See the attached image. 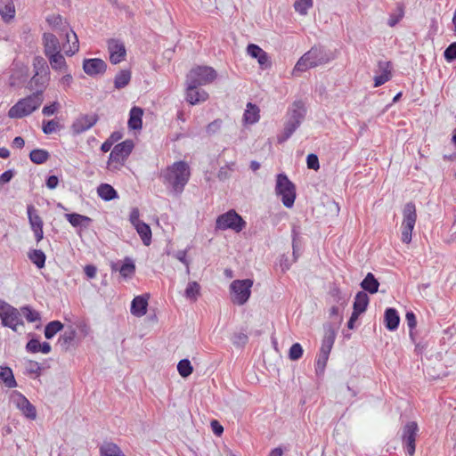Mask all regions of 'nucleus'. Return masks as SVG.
Masks as SVG:
<instances>
[{"instance_id":"c756f323","label":"nucleus","mask_w":456,"mask_h":456,"mask_svg":"<svg viewBox=\"0 0 456 456\" xmlns=\"http://www.w3.org/2000/svg\"><path fill=\"white\" fill-rule=\"evenodd\" d=\"M305 115L304 103L300 101L295 102L289 111V118L298 121L301 124Z\"/></svg>"},{"instance_id":"9d476101","label":"nucleus","mask_w":456,"mask_h":456,"mask_svg":"<svg viewBox=\"0 0 456 456\" xmlns=\"http://www.w3.org/2000/svg\"><path fill=\"white\" fill-rule=\"evenodd\" d=\"M133 148L134 142L131 140H126L115 145L109 157V166L111 167L116 164L113 167L117 168L118 166L123 165L132 152Z\"/></svg>"},{"instance_id":"423d86ee","label":"nucleus","mask_w":456,"mask_h":456,"mask_svg":"<svg viewBox=\"0 0 456 456\" xmlns=\"http://www.w3.org/2000/svg\"><path fill=\"white\" fill-rule=\"evenodd\" d=\"M403 216L401 240L403 243L408 244L411 241L412 231L417 220L416 207L413 202H408L404 205Z\"/></svg>"},{"instance_id":"7ed1b4c3","label":"nucleus","mask_w":456,"mask_h":456,"mask_svg":"<svg viewBox=\"0 0 456 456\" xmlns=\"http://www.w3.org/2000/svg\"><path fill=\"white\" fill-rule=\"evenodd\" d=\"M332 60V54L322 46H314L296 63L293 75L325 64Z\"/></svg>"},{"instance_id":"603ef678","label":"nucleus","mask_w":456,"mask_h":456,"mask_svg":"<svg viewBox=\"0 0 456 456\" xmlns=\"http://www.w3.org/2000/svg\"><path fill=\"white\" fill-rule=\"evenodd\" d=\"M59 128V122L55 119L44 120L42 130L45 134H51Z\"/></svg>"},{"instance_id":"5fc2aeb1","label":"nucleus","mask_w":456,"mask_h":456,"mask_svg":"<svg viewBox=\"0 0 456 456\" xmlns=\"http://www.w3.org/2000/svg\"><path fill=\"white\" fill-rule=\"evenodd\" d=\"M444 59L451 62L456 60V42L452 43L444 53Z\"/></svg>"},{"instance_id":"49530a36","label":"nucleus","mask_w":456,"mask_h":456,"mask_svg":"<svg viewBox=\"0 0 456 456\" xmlns=\"http://www.w3.org/2000/svg\"><path fill=\"white\" fill-rule=\"evenodd\" d=\"M177 370L181 377L187 378L192 373L193 367L188 359H182L177 364Z\"/></svg>"},{"instance_id":"1a4fd4ad","label":"nucleus","mask_w":456,"mask_h":456,"mask_svg":"<svg viewBox=\"0 0 456 456\" xmlns=\"http://www.w3.org/2000/svg\"><path fill=\"white\" fill-rule=\"evenodd\" d=\"M253 281L250 279L235 280L230 285L231 297L233 303L243 305L251 294Z\"/></svg>"},{"instance_id":"de8ad7c7","label":"nucleus","mask_w":456,"mask_h":456,"mask_svg":"<svg viewBox=\"0 0 456 456\" xmlns=\"http://www.w3.org/2000/svg\"><path fill=\"white\" fill-rule=\"evenodd\" d=\"M248 341V337L245 331L234 332L232 337V342L236 347H244Z\"/></svg>"},{"instance_id":"b1692460","label":"nucleus","mask_w":456,"mask_h":456,"mask_svg":"<svg viewBox=\"0 0 456 456\" xmlns=\"http://www.w3.org/2000/svg\"><path fill=\"white\" fill-rule=\"evenodd\" d=\"M64 216L73 227L87 228L92 222L90 217L77 213L65 214Z\"/></svg>"},{"instance_id":"e2e57ef3","label":"nucleus","mask_w":456,"mask_h":456,"mask_svg":"<svg viewBox=\"0 0 456 456\" xmlns=\"http://www.w3.org/2000/svg\"><path fill=\"white\" fill-rule=\"evenodd\" d=\"M46 20L53 28L62 24V18L60 15L48 16Z\"/></svg>"},{"instance_id":"864d4df0","label":"nucleus","mask_w":456,"mask_h":456,"mask_svg":"<svg viewBox=\"0 0 456 456\" xmlns=\"http://www.w3.org/2000/svg\"><path fill=\"white\" fill-rule=\"evenodd\" d=\"M409 335L412 343H415V329L417 326L416 315H406Z\"/></svg>"},{"instance_id":"4d7b16f0","label":"nucleus","mask_w":456,"mask_h":456,"mask_svg":"<svg viewBox=\"0 0 456 456\" xmlns=\"http://www.w3.org/2000/svg\"><path fill=\"white\" fill-rule=\"evenodd\" d=\"M26 370L28 373L39 376L41 374L42 367L37 362L28 361L26 366Z\"/></svg>"},{"instance_id":"393cba45","label":"nucleus","mask_w":456,"mask_h":456,"mask_svg":"<svg viewBox=\"0 0 456 456\" xmlns=\"http://www.w3.org/2000/svg\"><path fill=\"white\" fill-rule=\"evenodd\" d=\"M51 345L48 342H43L41 343L37 338H31L26 345V350L29 353H43V354H48L51 352Z\"/></svg>"},{"instance_id":"6e6d98bb","label":"nucleus","mask_w":456,"mask_h":456,"mask_svg":"<svg viewBox=\"0 0 456 456\" xmlns=\"http://www.w3.org/2000/svg\"><path fill=\"white\" fill-rule=\"evenodd\" d=\"M306 165L309 169L318 170L320 168L319 159L317 155L311 153L307 155Z\"/></svg>"},{"instance_id":"f3484780","label":"nucleus","mask_w":456,"mask_h":456,"mask_svg":"<svg viewBox=\"0 0 456 456\" xmlns=\"http://www.w3.org/2000/svg\"><path fill=\"white\" fill-rule=\"evenodd\" d=\"M374 76V87H379L392 78V63L388 61H379Z\"/></svg>"},{"instance_id":"052dcab7","label":"nucleus","mask_w":456,"mask_h":456,"mask_svg":"<svg viewBox=\"0 0 456 456\" xmlns=\"http://www.w3.org/2000/svg\"><path fill=\"white\" fill-rule=\"evenodd\" d=\"M0 314H19L18 310L0 299Z\"/></svg>"},{"instance_id":"72a5a7b5","label":"nucleus","mask_w":456,"mask_h":456,"mask_svg":"<svg viewBox=\"0 0 456 456\" xmlns=\"http://www.w3.org/2000/svg\"><path fill=\"white\" fill-rule=\"evenodd\" d=\"M259 108L256 105L248 102L243 115L244 121L247 124H255L259 120Z\"/></svg>"},{"instance_id":"f03ea898","label":"nucleus","mask_w":456,"mask_h":456,"mask_svg":"<svg viewBox=\"0 0 456 456\" xmlns=\"http://www.w3.org/2000/svg\"><path fill=\"white\" fill-rule=\"evenodd\" d=\"M341 322L342 318L338 322H327L323 325V337L314 364L317 376H322L324 373Z\"/></svg>"},{"instance_id":"39448f33","label":"nucleus","mask_w":456,"mask_h":456,"mask_svg":"<svg viewBox=\"0 0 456 456\" xmlns=\"http://www.w3.org/2000/svg\"><path fill=\"white\" fill-rule=\"evenodd\" d=\"M275 191L281 197L286 208H292L296 199V188L292 182L284 174H279L276 179Z\"/></svg>"},{"instance_id":"4be33fe9","label":"nucleus","mask_w":456,"mask_h":456,"mask_svg":"<svg viewBox=\"0 0 456 456\" xmlns=\"http://www.w3.org/2000/svg\"><path fill=\"white\" fill-rule=\"evenodd\" d=\"M100 456H126L122 449L115 443L104 442L99 447Z\"/></svg>"},{"instance_id":"13d9d810","label":"nucleus","mask_w":456,"mask_h":456,"mask_svg":"<svg viewBox=\"0 0 456 456\" xmlns=\"http://www.w3.org/2000/svg\"><path fill=\"white\" fill-rule=\"evenodd\" d=\"M234 166V163H231L230 165H227L225 167H222L218 173L217 177L220 181H224L230 177V170H232V167Z\"/></svg>"},{"instance_id":"f257e3e1","label":"nucleus","mask_w":456,"mask_h":456,"mask_svg":"<svg viewBox=\"0 0 456 456\" xmlns=\"http://www.w3.org/2000/svg\"><path fill=\"white\" fill-rule=\"evenodd\" d=\"M190 177V167L183 160L173 163L160 173L164 185L175 196H180L183 193Z\"/></svg>"},{"instance_id":"473e14b6","label":"nucleus","mask_w":456,"mask_h":456,"mask_svg":"<svg viewBox=\"0 0 456 456\" xmlns=\"http://www.w3.org/2000/svg\"><path fill=\"white\" fill-rule=\"evenodd\" d=\"M97 193L101 199L106 201H110L118 198L117 191L108 183L100 184L97 188Z\"/></svg>"},{"instance_id":"bb28decb","label":"nucleus","mask_w":456,"mask_h":456,"mask_svg":"<svg viewBox=\"0 0 456 456\" xmlns=\"http://www.w3.org/2000/svg\"><path fill=\"white\" fill-rule=\"evenodd\" d=\"M0 381L8 388L17 387L12 370L8 366H0Z\"/></svg>"},{"instance_id":"3c124183","label":"nucleus","mask_w":456,"mask_h":456,"mask_svg":"<svg viewBox=\"0 0 456 456\" xmlns=\"http://www.w3.org/2000/svg\"><path fill=\"white\" fill-rule=\"evenodd\" d=\"M304 350L299 343H294L289 351V358L292 361L300 359L303 355Z\"/></svg>"},{"instance_id":"37998d69","label":"nucleus","mask_w":456,"mask_h":456,"mask_svg":"<svg viewBox=\"0 0 456 456\" xmlns=\"http://www.w3.org/2000/svg\"><path fill=\"white\" fill-rule=\"evenodd\" d=\"M29 159L35 164H43L49 159V153L45 150L36 149L30 151Z\"/></svg>"},{"instance_id":"0eeeda50","label":"nucleus","mask_w":456,"mask_h":456,"mask_svg":"<svg viewBox=\"0 0 456 456\" xmlns=\"http://www.w3.org/2000/svg\"><path fill=\"white\" fill-rule=\"evenodd\" d=\"M246 226V222L234 210L220 215L216 222V228L218 230L231 229L236 232L242 231Z\"/></svg>"},{"instance_id":"a19ab883","label":"nucleus","mask_w":456,"mask_h":456,"mask_svg":"<svg viewBox=\"0 0 456 456\" xmlns=\"http://www.w3.org/2000/svg\"><path fill=\"white\" fill-rule=\"evenodd\" d=\"M131 80V72L128 69L119 71L114 79V86L117 89L126 87Z\"/></svg>"},{"instance_id":"aec40b11","label":"nucleus","mask_w":456,"mask_h":456,"mask_svg":"<svg viewBox=\"0 0 456 456\" xmlns=\"http://www.w3.org/2000/svg\"><path fill=\"white\" fill-rule=\"evenodd\" d=\"M186 86V100L191 105L205 102L208 98V94L205 90L199 89L200 86H192L187 80Z\"/></svg>"},{"instance_id":"6ab92c4d","label":"nucleus","mask_w":456,"mask_h":456,"mask_svg":"<svg viewBox=\"0 0 456 456\" xmlns=\"http://www.w3.org/2000/svg\"><path fill=\"white\" fill-rule=\"evenodd\" d=\"M247 53L257 60L261 69H265L271 67L270 58L266 52L255 44H249L247 47Z\"/></svg>"},{"instance_id":"774afa93","label":"nucleus","mask_w":456,"mask_h":456,"mask_svg":"<svg viewBox=\"0 0 456 456\" xmlns=\"http://www.w3.org/2000/svg\"><path fill=\"white\" fill-rule=\"evenodd\" d=\"M59 179L56 175H50L46 180V186L53 190L58 186Z\"/></svg>"},{"instance_id":"2eb2a0df","label":"nucleus","mask_w":456,"mask_h":456,"mask_svg":"<svg viewBox=\"0 0 456 456\" xmlns=\"http://www.w3.org/2000/svg\"><path fill=\"white\" fill-rule=\"evenodd\" d=\"M98 121V116L96 114H86L81 115L71 125V132L73 134H80L91 127H93Z\"/></svg>"},{"instance_id":"4468645a","label":"nucleus","mask_w":456,"mask_h":456,"mask_svg":"<svg viewBox=\"0 0 456 456\" xmlns=\"http://www.w3.org/2000/svg\"><path fill=\"white\" fill-rule=\"evenodd\" d=\"M12 400L15 406L22 412L26 418L32 420L37 418L36 407L20 392L14 391L12 395Z\"/></svg>"},{"instance_id":"cd10ccee","label":"nucleus","mask_w":456,"mask_h":456,"mask_svg":"<svg viewBox=\"0 0 456 456\" xmlns=\"http://www.w3.org/2000/svg\"><path fill=\"white\" fill-rule=\"evenodd\" d=\"M46 57L48 58L50 65L53 69L59 70L61 72H67L68 66L64 56L61 53V52L57 53H53Z\"/></svg>"},{"instance_id":"09e8293b","label":"nucleus","mask_w":456,"mask_h":456,"mask_svg":"<svg viewBox=\"0 0 456 456\" xmlns=\"http://www.w3.org/2000/svg\"><path fill=\"white\" fill-rule=\"evenodd\" d=\"M384 323L387 330H395L400 323V315H384Z\"/></svg>"},{"instance_id":"f8f14e48","label":"nucleus","mask_w":456,"mask_h":456,"mask_svg":"<svg viewBox=\"0 0 456 456\" xmlns=\"http://www.w3.org/2000/svg\"><path fill=\"white\" fill-rule=\"evenodd\" d=\"M27 215L30 228L34 233L37 242H39L44 238V222L38 214V210L32 205L27 206Z\"/></svg>"},{"instance_id":"20e7f679","label":"nucleus","mask_w":456,"mask_h":456,"mask_svg":"<svg viewBox=\"0 0 456 456\" xmlns=\"http://www.w3.org/2000/svg\"><path fill=\"white\" fill-rule=\"evenodd\" d=\"M44 101L43 90L38 89L32 94L18 101L8 111L11 118H22L39 108Z\"/></svg>"},{"instance_id":"c9c22d12","label":"nucleus","mask_w":456,"mask_h":456,"mask_svg":"<svg viewBox=\"0 0 456 456\" xmlns=\"http://www.w3.org/2000/svg\"><path fill=\"white\" fill-rule=\"evenodd\" d=\"M379 283L371 273H368L365 278L361 282V287L363 290L371 294L376 293L379 289Z\"/></svg>"},{"instance_id":"412c9836","label":"nucleus","mask_w":456,"mask_h":456,"mask_svg":"<svg viewBox=\"0 0 456 456\" xmlns=\"http://www.w3.org/2000/svg\"><path fill=\"white\" fill-rule=\"evenodd\" d=\"M43 45L45 56L57 53L61 50L57 36L53 33H44Z\"/></svg>"},{"instance_id":"8fccbe9b","label":"nucleus","mask_w":456,"mask_h":456,"mask_svg":"<svg viewBox=\"0 0 456 456\" xmlns=\"http://www.w3.org/2000/svg\"><path fill=\"white\" fill-rule=\"evenodd\" d=\"M313 0H296L294 4L295 10L301 15H305L307 10L312 7Z\"/></svg>"},{"instance_id":"a18cd8bd","label":"nucleus","mask_w":456,"mask_h":456,"mask_svg":"<svg viewBox=\"0 0 456 456\" xmlns=\"http://www.w3.org/2000/svg\"><path fill=\"white\" fill-rule=\"evenodd\" d=\"M118 271L123 277H129L133 275L135 272V265L133 260L129 257H126Z\"/></svg>"},{"instance_id":"69168bd1","label":"nucleus","mask_w":456,"mask_h":456,"mask_svg":"<svg viewBox=\"0 0 456 456\" xmlns=\"http://www.w3.org/2000/svg\"><path fill=\"white\" fill-rule=\"evenodd\" d=\"M187 251L186 250H179L175 253V256L183 265H185L187 271L189 272V262L186 258Z\"/></svg>"},{"instance_id":"2f4dec72","label":"nucleus","mask_w":456,"mask_h":456,"mask_svg":"<svg viewBox=\"0 0 456 456\" xmlns=\"http://www.w3.org/2000/svg\"><path fill=\"white\" fill-rule=\"evenodd\" d=\"M299 126L300 123H298V121L288 118L287 122L285 123L282 134L278 136V142L282 143L287 141Z\"/></svg>"},{"instance_id":"6e6552de","label":"nucleus","mask_w":456,"mask_h":456,"mask_svg":"<svg viewBox=\"0 0 456 456\" xmlns=\"http://www.w3.org/2000/svg\"><path fill=\"white\" fill-rule=\"evenodd\" d=\"M216 78V70L208 66H198L190 70L186 80L190 81L192 86H205L212 83Z\"/></svg>"},{"instance_id":"e433bc0d","label":"nucleus","mask_w":456,"mask_h":456,"mask_svg":"<svg viewBox=\"0 0 456 456\" xmlns=\"http://www.w3.org/2000/svg\"><path fill=\"white\" fill-rule=\"evenodd\" d=\"M139 234L142 243L149 246L151 243V227L144 222L134 226Z\"/></svg>"},{"instance_id":"5701e85b","label":"nucleus","mask_w":456,"mask_h":456,"mask_svg":"<svg viewBox=\"0 0 456 456\" xmlns=\"http://www.w3.org/2000/svg\"><path fill=\"white\" fill-rule=\"evenodd\" d=\"M142 115L143 111L139 107H133L130 110L129 119H128V127L133 130H138L142 128Z\"/></svg>"},{"instance_id":"4c0bfd02","label":"nucleus","mask_w":456,"mask_h":456,"mask_svg":"<svg viewBox=\"0 0 456 456\" xmlns=\"http://www.w3.org/2000/svg\"><path fill=\"white\" fill-rule=\"evenodd\" d=\"M21 316L22 315H0L2 324L12 329L13 331H18L19 326L23 325Z\"/></svg>"},{"instance_id":"a878e982","label":"nucleus","mask_w":456,"mask_h":456,"mask_svg":"<svg viewBox=\"0 0 456 456\" xmlns=\"http://www.w3.org/2000/svg\"><path fill=\"white\" fill-rule=\"evenodd\" d=\"M149 295L135 297L131 303V314H146Z\"/></svg>"},{"instance_id":"0e129e2a","label":"nucleus","mask_w":456,"mask_h":456,"mask_svg":"<svg viewBox=\"0 0 456 456\" xmlns=\"http://www.w3.org/2000/svg\"><path fill=\"white\" fill-rule=\"evenodd\" d=\"M14 176V171L13 170H6L0 175V184H4L9 183L12 177Z\"/></svg>"},{"instance_id":"c85d7f7f","label":"nucleus","mask_w":456,"mask_h":456,"mask_svg":"<svg viewBox=\"0 0 456 456\" xmlns=\"http://www.w3.org/2000/svg\"><path fill=\"white\" fill-rule=\"evenodd\" d=\"M368 304L369 297L367 293L364 291L358 292L354 297L353 314H362L365 312Z\"/></svg>"},{"instance_id":"f704fd0d","label":"nucleus","mask_w":456,"mask_h":456,"mask_svg":"<svg viewBox=\"0 0 456 456\" xmlns=\"http://www.w3.org/2000/svg\"><path fill=\"white\" fill-rule=\"evenodd\" d=\"M77 340V330H74L73 326H69L63 334L59 338V343L61 346L66 348L69 346L75 340Z\"/></svg>"},{"instance_id":"680f3d73","label":"nucleus","mask_w":456,"mask_h":456,"mask_svg":"<svg viewBox=\"0 0 456 456\" xmlns=\"http://www.w3.org/2000/svg\"><path fill=\"white\" fill-rule=\"evenodd\" d=\"M140 212L137 208H134L129 216V221L133 224V226L137 225L138 224L142 223V221L140 220Z\"/></svg>"},{"instance_id":"bf43d9fd","label":"nucleus","mask_w":456,"mask_h":456,"mask_svg":"<svg viewBox=\"0 0 456 456\" xmlns=\"http://www.w3.org/2000/svg\"><path fill=\"white\" fill-rule=\"evenodd\" d=\"M59 107V102H53L52 104L45 106L42 110V113L45 116L53 115L58 110Z\"/></svg>"},{"instance_id":"c03bdc74","label":"nucleus","mask_w":456,"mask_h":456,"mask_svg":"<svg viewBox=\"0 0 456 456\" xmlns=\"http://www.w3.org/2000/svg\"><path fill=\"white\" fill-rule=\"evenodd\" d=\"M29 260L37 265V268H43L45 263V255L40 249H33L28 253Z\"/></svg>"},{"instance_id":"9b49d317","label":"nucleus","mask_w":456,"mask_h":456,"mask_svg":"<svg viewBox=\"0 0 456 456\" xmlns=\"http://www.w3.org/2000/svg\"><path fill=\"white\" fill-rule=\"evenodd\" d=\"M419 431L418 424L415 421H410L405 424L402 433V442L405 452L413 456L416 449V437Z\"/></svg>"},{"instance_id":"7c9ffc66","label":"nucleus","mask_w":456,"mask_h":456,"mask_svg":"<svg viewBox=\"0 0 456 456\" xmlns=\"http://www.w3.org/2000/svg\"><path fill=\"white\" fill-rule=\"evenodd\" d=\"M0 14L4 20L8 21L15 15V7L12 0L0 1Z\"/></svg>"},{"instance_id":"79ce46f5","label":"nucleus","mask_w":456,"mask_h":456,"mask_svg":"<svg viewBox=\"0 0 456 456\" xmlns=\"http://www.w3.org/2000/svg\"><path fill=\"white\" fill-rule=\"evenodd\" d=\"M63 328V324L60 321H52L46 324L45 328V337L47 339L53 338L57 332L61 330Z\"/></svg>"},{"instance_id":"338daca9","label":"nucleus","mask_w":456,"mask_h":456,"mask_svg":"<svg viewBox=\"0 0 456 456\" xmlns=\"http://www.w3.org/2000/svg\"><path fill=\"white\" fill-rule=\"evenodd\" d=\"M211 428L215 435L221 436L224 432L223 426L217 420L211 421Z\"/></svg>"},{"instance_id":"ea45409f","label":"nucleus","mask_w":456,"mask_h":456,"mask_svg":"<svg viewBox=\"0 0 456 456\" xmlns=\"http://www.w3.org/2000/svg\"><path fill=\"white\" fill-rule=\"evenodd\" d=\"M200 285L197 281H190L184 290V297L190 301H196L200 295Z\"/></svg>"},{"instance_id":"58836bf2","label":"nucleus","mask_w":456,"mask_h":456,"mask_svg":"<svg viewBox=\"0 0 456 456\" xmlns=\"http://www.w3.org/2000/svg\"><path fill=\"white\" fill-rule=\"evenodd\" d=\"M72 326L77 330V341L88 337L91 333V329L84 319L77 320Z\"/></svg>"},{"instance_id":"a211bd4d","label":"nucleus","mask_w":456,"mask_h":456,"mask_svg":"<svg viewBox=\"0 0 456 456\" xmlns=\"http://www.w3.org/2000/svg\"><path fill=\"white\" fill-rule=\"evenodd\" d=\"M83 69L90 77H96L105 73L107 69L106 62L99 58L85 59L83 61Z\"/></svg>"},{"instance_id":"dca6fc26","label":"nucleus","mask_w":456,"mask_h":456,"mask_svg":"<svg viewBox=\"0 0 456 456\" xmlns=\"http://www.w3.org/2000/svg\"><path fill=\"white\" fill-rule=\"evenodd\" d=\"M108 52L110 53V61L112 64H118L125 60L126 50L123 42L118 39L108 40Z\"/></svg>"},{"instance_id":"ddd939ff","label":"nucleus","mask_w":456,"mask_h":456,"mask_svg":"<svg viewBox=\"0 0 456 456\" xmlns=\"http://www.w3.org/2000/svg\"><path fill=\"white\" fill-rule=\"evenodd\" d=\"M62 34L65 36L66 42L62 44V49L66 55L72 56L79 50V42L77 34L69 28L68 25H64L61 28V33L59 36L61 37Z\"/></svg>"}]
</instances>
